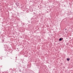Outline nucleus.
Masks as SVG:
<instances>
[{"instance_id": "nucleus-6", "label": "nucleus", "mask_w": 73, "mask_h": 73, "mask_svg": "<svg viewBox=\"0 0 73 73\" xmlns=\"http://www.w3.org/2000/svg\"><path fill=\"white\" fill-rule=\"evenodd\" d=\"M67 30V29H65V31H66V30Z\"/></svg>"}, {"instance_id": "nucleus-2", "label": "nucleus", "mask_w": 73, "mask_h": 73, "mask_svg": "<svg viewBox=\"0 0 73 73\" xmlns=\"http://www.w3.org/2000/svg\"><path fill=\"white\" fill-rule=\"evenodd\" d=\"M62 40H63V38H59V41H62Z\"/></svg>"}, {"instance_id": "nucleus-9", "label": "nucleus", "mask_w": 73, "mask_h": 73, "mask_svg": "<svg viewBox=\"0 0 73 73\" xmlns=\"http://www.w3.org/2000/svg\"><path fill=\"white\" fill-rule=\"evenodd\" d=\"M16 58H17V57H16Z\"/></svg>"}, {"instance_id": "nucleus-5", "label": "nucleus", "mask_w": 73, "mask_h": 73, "mask_svg": "<svg viewBox=\"0 0 73 73\" xmlns=\"http://www.w3.org/2000/svg\"><path fill=\"white\" fill-rule=\"evenodd\" d=\"M19 71L20 72H21V70H20Z\"/></svg>"}, {"instance_id": "nucleus-10", "label": "nucleus", "mask_w": 73, "mask_h": 73, "mask_svg": "<svg viewBox=\"0 0 73 73\" xmlns=\"http://www.w3.org/2000/svg\"><path fill=\"white\" fill-rule=\"evenodd\" d=\"M16 58H17V57H16Z\"/></svg>"}, {"instance_id": "nucleus-8", "label": "nucleus", "mask_w": 73, "mask_h": 73, "mask_svg": "<svg viewBox=\"0 0 73 73\" xmlns=\"http://www.w3.org/2000/svg\"><path fill=\"white\" fill-rule=\"evenodd\" d=\"M48 13V11H47Z\"/></svg>"}, {"instance_id": "nucleus-4", "label": "nucleus", "mask_w": 73, "mask_h": 73, "mask_svg": "<svg viewBox=\"0 0 73 73\" xmlns=\"http://www.w3.org/2000/svg\"><path fill=\"white\" fill-rule=\"evenodd\" d=\"M17 7H18V6H19V4H17L16 5Z\"/></svg>"}, {"instance_id": "nucleus-1", "label": "nucleus", "mask_w": 73, "mask_h": 73, "mask_svg": "<svg viewBox=\"0 0 73 73\" xmlns=\"http://www.w3.org/2000/svg\"><path fill=\"white\" fill-rule=\"evenodd\" d=\"M5 48L6 51H8L9 50V47H5Z\"/></svg>"}, {"instance_id": "nucleus-3", "label": "nucleus", "mask_w": 73, "mask_h": 73, "mask_svg": "<svg viewBox=\"0 0 73 73\" xmlns=\"http://www.w3.org/2000/svg\"><path fill=\"white\" fill-rule=\"evenodd\" d=\"M67 61H69V60H70V58H67Z\"/></svg>"}, {"instance_id": "nucleus-7", "label": "nucleus", "mask_w": 73, "mask_h": 73, "mask_svg": "<svg viewBox=\"0 0 73 73\" xmlns=\"http://www.w3.org/2000/svg\"><path fill=\"white\" fill-rule=\"evenodd\" d=\"M11 70L12 72H13V70Z\"/></svg>"}, {"instance_id": "nucleus-11", "label": "nucleus", "mask_w": 73, "mask_h": 73, "mask_svg": "<svg viewBox=\"0 0 73 73\" xmlns=\"http://www.w3.org/2000/svg\"><path fill=\"white\" fill-rule=\"evenodd\" d=\"M3 41H4V40H3Z\"/></svg>"}]
</instances>
